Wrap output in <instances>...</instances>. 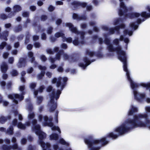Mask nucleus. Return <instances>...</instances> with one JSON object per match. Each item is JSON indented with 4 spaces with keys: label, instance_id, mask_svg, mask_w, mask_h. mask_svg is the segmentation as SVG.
<instances>
[{
    "label": "nucleus",
    "instance_id": "obj_12",
    "mask_svg": "<svg viewBox=\"0 0 150 150\" xmlns=\"http://www.w3.org/2000/svg\"><path fill=\"white\" fill-rule=\"evenodd\" d=\"M71 5L73 6L72 9L73 10H75L79 8L80 6H81L83 7H85L87 5V3L74 1L71 3Z\"/></svg>",
    "mask_w": 150,
    "mask_h": 150
},
{
    "label": "nucleus",
    "instance_id": "obj_58",
    "mask_svg": "<svg viewBox=\"0 0 150 150\" xmlns=\"http://www.w3.org/2000/svg\"><path fill=\"white\" fill-rule=\"evenodd\" d=\"M33 47V46L32 45L29 44L27 45V48L28 50H31L32 49Z\"/></svg>",
    "mask_w": 150,
    "mask_h": 150
},
{
    "label": "nucleus",
    "instance_id": "obj_20",
    "mask_svg": "<svg viewBox=\"0 0 150 150\" xmlns=\"http://www.w3.org/2000/svg\"><path fill=\"white\" fill-rule=\"evenodd\" d=\"M30 124V123L29 121L26 122L25 125L23 124L21 122H19L17 125V127L18 128L22 129H25V126H29Z\"/></svg>",
    "mask_w": 150,
    "mask_h": 150
},
{
    "label": "nucleus",
    "instance_id": "obj_27",
    "mask_svg": "<svg viewBox=\"0 0 150 150\" xmlns=\"http://www.w3.org/2000/svg\"><path fill=\"white\" fill-rule=\"evenodd\" d=\"M55 37L58 38L61 37L62 38L64 36V34L62 32H58L56 33L54 35Z\"/></svg>",
    "mask_w": 150,
    "mask_h": 150
},
{
    "label": "nucleus",
    "instance_id": "obj_32",
    "mask_svg": "<svg viewBox=\"0 0 150 150\" xmlns=\"http://www.w3.org/2000/svg\"><path fill=\"white\" fill-rule=\"evenodd\" d=\"M2 102L3 103V105L5 106H7L8 104V102L7 101H2V98L1 96L0 95V103H1Z\"/></svg>",
    "mask_w": 150,
    "mask_h": 150
},
{
    "label": "nucleus",
    "instance_id": "obj_42",
    "mask_svg": "<svg viewBox=\"0 0 150 150\" xmlns=\"http://www.w3.org/2000/svg\"><path fill=\"white\" fill-rule=\"evenodd\" d=\"M40 58L42 61L45 62L47 59L46 57L43 55H42L40 56Z\"/></svg>",
    "mask_w": 150,
    "mask_h": 150
},
{
    "label": "nucleus",
    "instance_id": "obj_21",
    "mask_svg": "<svg viewBox=\"0 0 150 150\" xmlns=\"http://www.w3.org/2000/svg\"><path fill=\"white\" fill-rule=\"evenodd\" d=\"M26 59L23 58H21L19 59L18 66L19 67H22L25 66L26 64Z\"/></svg>",
    "mask_w": 150,
    "mask_h": 150
},
{
    "label": "nucleus",
    "instance_id": "obj_33",
    "mask_svg": "<svg viewBox=\"0 0 150 150\" xmlns=\"http://www.w3.org/2000/svg\"><path fill=\"white\" fill-rule=\"evenodd\" d=\"M37 99V103L38 104H40L42 101L43 97L42 96H38Z\"/></svg>",
    "mask_w": 150,
    "mask_h": 150
},
{
    "label": "nucleus",
    "instance_id": "obj_14",
    "mask_svg": "<svg viewBox=\"0 0 150 150\" xmlns=\"http://www.w3.org/2000/svg\"><path fill=\"white\" fill-rule=\"evenodd\" d=\"M21 10V7L18 5H15L13 7V12H11L9 14L8 16V18H11L12 16H13L15 13L16 12H18L20 11Z\"/></svg>",
    "mask_w": 150,
    "mask_h": 150
},
{
    "label": "nucleus",
    "instance_id": "obj_37",
    "mask_svg": "<svg viewBox=\"0 0 150 150\" xmlns=\"http://www.w3.org/2000/svg\"><path fill=\"white\" fill-rule=\"evenodd\" d=\"M58 112H59L57 110L56 111L55 113V120L56 122L57 123L58 122Z\"/></svg>",
    "mask_w": 150,
    "mask_h": 150
},
{
    "label": "nucleus",
    "instance_id": "obj_62",
    "mask_svg": "<svg viewBox=\"0 0 150 150\" xmlns=\"http://www.w3.org/2000/svg\"><path fill=\"white\" fill-rule=\"evenodd\" d=\"M33 69L32 67H30V68L28 69L27 70V72L28 73H31L33 71Z\"/></svg>",
    "mask_w": 150,
    "mask_h": 150
},
{
    "label": "nucleus",
    "instance_id": "obj_59",
    "mask_svg": "<svg viewBox=\"0 0 150 150\" xmlns=\"http://www.w3.org/2000/svg\"><path fill=\"white\" fill-rule=\"evenodd\" d=\"M35 147L31 145H29L28 146V150H34Z\"/></svg>",
    "mask_w": 150,
    "mask_h": 150
},
{
    "label": "nucleus",
    "instance_id": "obj_38",
    "mask_svg": "<svg viewBox=\"0 0 150 150\" xmlns=\"http://www.w3.org/2000/svg\"><path fill=\"white\" fill-rule=\"evenodd\" d=\"M53 30V28L52 27L48 28L47 30V33L48 34H50L52 32Z\"/></svg>",
    "mask_w": 150,
    "mask_h": 150
},
{
    "label": "nucleus",
    "instance_id": "obj_36",
    "mask_svg": "<svg viewBox=\"0 0 150 150\" xmlns=\"http://www.w3.org/2000/svg\"><path fill=\"white\" fill-rule=\"evenodd\" d=\"M6 42H2L0 45V50L3 49L4 47L6 45Z\"/></svg>",
    "mask_w": 150,
    "mask_h": 150
},
{
    "label": "nucleus",
    "instance_id": "obj_7",
    "mask_svg": "<svg viewBox=\"0 0 150 150\" xmlns=\"http://www.w3.org/2000/svg\"><path fill=\"white\" fill-rule=\"evenodd\" d=\"M61 55H63L64 58L65 60H68L70 62H74L76 61V59L73 58L72 57L69 56L67 54L64 53L63 50H60L57 54L55 58H53L50 57L49 58V60L52 63H53L56 60H59L60 58V56Z\"/></svg>",
    "mask_w": 150,
    "mask_h": 150
},
{
    "label": "nucleus",
    "instance_id": "obj_43",
    "mask_svg": "<svg viewBox=\"0 0 150 150\" xmlns=\"http://www.w3.org/2000/svg\"><path fill=\"white\" fill-rule=\"evenodd\" d=\"M1 86L3 89H5V86L6 85V82L4 81H1L0 83Z\"/></svg>",
    "mask_w": 150,
    "mask_h": 150
},
{
    "label": "nucleus",
    "instance_id": "obj_22",
    "mask_svg": "<svg viewBox=\"0 0 150 150\" xmlns=\"http://www.w3.org/2000/svg\"><path fill=\"white\" fill-rule=\"evenodd\" d=\"M1 70L2 72H6L7 71L8 68V65L6 63L3 62L1 65Z\"/></svg>",
    "mask_w": 150,
    "mask_h": 150
},
{
    "label": "nucleus",
    "instance_id": "obj_57",
    "mask_svg": "<svg viewBox=\"0 0 150 150\" xmlns=\"http://www.w3.org/2000/svg\"><path fill=\"white\" fill-rule=\"evenodd\" d=\"M67 45L65 43H63L61 45V47L63 49H66L67 48Z\"/></svg>",
    "mask_w": 150,
    "mask_h": 150
},
{
    "label": "nucleus",
    "instance_id": "obj_39",
    "mask_svg": "<svg viewBox=\"0 0 150 150\" xmlns=\"http://www.w3.org/2000/svg\"><path fill=\"white\" fill-rule=\"evenodd\" d=\"M22 16L24 17H28L29 16V13L27 11L24 12L22 13Z\"/></svg>",
    "mask_w": 150,
    "mask_h": 150
},
{
    "label": "nucleus",
    "instance_id": "obj_55",
    "mask_svg": "<svg viewBox=\"0 0 150 150\" xmlns=\"http://www.w3.org/2000/svg\"><path fill=\"white\" fill-rule=\"evenodd\" d=\"M46 38V35L45 33H43L41 35V39L42 40H45Z\"/></svg>",
    "mask_w": 150,
    "mask_h": 150
},
{
    "label": "nucleus",
    "instance_id": "obj_31",
    "mask_svg": "<svg viewBox=\"0 0 150 150\" xmlns=\"http://www.w3.org/2000/svg\"><path fill=\"white\" fill-rule=\"evenodd\" d=\"M22 30V26L20 25L16 27L15 28L14 30L16 32H18Z\"/></svg>",
    "mask_w": 150,
    "mask_h": 150
},
{
    "label": "nucleus",
    "instance_id": "obj_35",
    "mask_svg": "<svg viewBox=\"0 0 150 150\" xmlns=\"http://www.w3.org/2000/svg\"><path fill=\"white\" fill-rule=\"evenodd\" d=\"M11 74L13 76H17L18 74L17 71L15 70H13L11 72Z\"/></svg>",
    "mask_w": 150,
    "mask_h": 150
},
{
    "label": "nucleus",
    "instance_id": "obj_49",
    "mask_svg": "<svg viewBox=\"0 0 150 150\" xmlns=\"http://www.w3.org/2000/svg\"><path fill=\"white\" fill-rule=\"evenodd\" d=\"M53 148L54 150H57L59 148L58 144H54L53 146Z\"/></svg>",
    "mask_w": 150,
    "mask_h": 150
},
{
    "label": "nucleus",
    "instance_id": "obj_10",
    "mask_svg": "<svg viewBox=\"0 0 150 150\" xmlns=\"http://www.w3.org/2000/svg\"><path fill=\"white\" fill-rule=\"evenodd\" d=\"M2 150H22V148L21 147H18L17 144L15 143L12 146H8L4 144L1 146Z\"/></svg>",
    "mask_w": 150,
    "mask_h": 150
},
{
    "label": "nucleus",
    "instance_id": "obj_41",
    "mask_svg": "<svg viewBox=\"0 0 150 150\" xmlns=\"http://www.w3.org/2000/svg\"><path fill=\"white\" fill-rule=\"evenodd\" d=\"M12 84V83L11 81L9 82L6 85V88L8 89H10Z\"/></svg>",
    "mask_w": 150,
    "mask_h": 150
},
{
    "label": "nucleus",
    "instance_id": "obj_28",
    "mask_svg": "<svg viewBox=\"0 0 150 150\" xmlns=\"http://www.w3.org/2000/svg\"><path fill=\"white\" fill-rule=\"evenodd\" d=\"M62 40L63 42L66 41L69 43H71L72 41V39L71 37L66 38L64 36V37L63 38V39H62Z\"/></svg>",
    "mask_w": 150,
    "mask_h": 150
},
{
    "label": "nucleus",
    "instance_id": "obj_46",
    "mask_svg": "<svg viewBox=\"0 0 150 150\" xmlns=\"http://www.w3.org/2000/svg\"><path fill=\"white\" fill-rule=\"evenodd\" d=\"M55 9V7L52 6L50 5L48 8V10L50 11H53Z\"/></svg>",
    "mask_w": 150,
    "mask_h": 150
},
{
    "label": "nucleus",
    "instance_id": "obj_56",
    "mask_svg": "<svg viewBox=\"0 0 150 150\" xmlns=\"http://www.w3.org/2000/svg\"><path fill=\"white\" fill-rule=\"evenodd\" d=\"M34 46L36 48H39L40 47V44L38 42H36L34 44Z\"/></svg>",
    "mask_w": 150,
    "mask_h": 150
},
{
    "label": "nucleus",
    "instance_id": "obj_40",
    "mask_svg": "<svg viewBox=\"0 0 150 150\" xmlns=\"http://www.w3.org/2000/svg\"><path fill=\"white\" fill-rule=\"evenodd\" d=\"M36 86V83H32L30 85V88L34 90ZM34 91H35L34 90Z\"/></svg>",
    "mask_w": 150,
    "mask_h": 150
},
{
    "label": "nucleus",
    "instance_id": "obj_53",
    "mask_svg": "<svg viewBox=\"0 0 150 150\" xmlns=\"http://www.w3.org/2000/svg\"><path fill=\"white\" fill-rule=\"evenodd\" d=\"M9 55V53L7 52L4 53L3 54V57L4 58H6Z\"/></svg>",
    "mask_w": 150,
    "mask_h": 150
},
{
    "label": "nucleus",
    "instance_id": "obj_54",
    "mask_svg": "<svg viewBox=\"0 0 150 150\" xmlns=\"http://www.w3.org/2000/svg\"><path fill=\"white\" fill-rule=\"evenodd\" d=\"M20 45V44L19 42H16L14 43V46L15 48H17Z\"/></svg>",
    "mask_w": 150,
    "mask_h": 150
},
{
    "label": "nucleus",
    "instance_id": "obj_3",
    "mask_svg": "<svg viewBox=\"0 0 150 150\" xmlns=\"http://www.w3.org/2000/svg\"><path fill=\"white\" fill-rule=\"evenodd\" d=\"M37 120L36 119H34L32 120V129L36 134L38 135L39 143L40 145L42 150H51L50 149L51 146L50 144L49 143H45L43 141V139L46 137V134L41 130L40 126L37 124Z\"/></svg>",
    "mask_w": 150,
    "mask_h": 150
},
{
    "label": "nucleus",
    "instance_id": "obj_1",
    "mask_svg": "<svg viewBox=\"0 0 150 150\" xmlns=\"http://www.w3.org/2000/svg\"><path fill=\"white\" fill-rule=\"evenodd\" d=\"M128 0H119L120 4V8L118 9V14L120 16H124V18L127 17L130 18H137L136 21L131 23L130 24V27L132 30H130L127 29L124 30V35H121L119 39L116 38L113 40V44L117 46L116 47H114L113 45L110 43V39L108 38L106 34H103V36L105 38L104 42L107 45L108 50L110 52L116 51L118 59L123 63V70L126 72L127 77L129 74L127 68V57L125 52L122 50L121 46L119 45V41H124L126 44V49H127V44L129 40V38H124V37L127 35L129 36H131L133 34V31L138 28L139 24L145 21L146 18L150 17V7L149 6L147 7V9L150 12L149 13H147L145 11L142 12L141 13L137 12L130 13L132 11V8L131 7H127L124 3V1H126Z\"/></svg>",
    "mask_w": 150,
    "mask_h": 150
},
{
    "label": "nucleus",
    "instance_id": "obj_25",
    "mask_svg": "<svg viewBox=\"0 0 150 150\" xmlns=\"http://www.w3.org/2000/svg\"><path fill=\"white\" fill-rule=\"evenodd\" d=\"M59 138V136L57 134L54 133L52 134L50 136V139L51 140H56Z\"/></svg>",
    "mask_w": 150,
    "mask_h": 150
},
{
    "label": "nucleus",
    "instance_id": "obj_48",
    "mask_svg": "<svg viewBox=\"0 0 150 150\" xmlns=\"http://www.w3.org/2000/svg\"><path fill=\"white\" fill-rule=\"evenodd\" d=\"M0 18L2 19H5L7 18V16L4 14H2L0 15Z\"/></svg>",
    "mask_w": 150,
    "mask_h": 150
},
{
    "label": "nucleus",
    "instance_id": "obj_47",
    "mask_svg": "<svg viewBox=\"0 0 150 150\" xmlns=\"http://www.w3.org/2000/svg\"><path fill=\"white\" fill-rule=\"evenodd\" d=\"M46 51L47 53L48 54H53L54 52L50 49H48Z\"/></svg>",
    "mask_w": 150,
    "mask_h": 150
},
{
    "label": "nucleus",
    "instance_id": "obj_2",
    "mask_svg": "<svg viewBox=\"0 0 150 150\" xmlns=\"http://www.w3.org/2000/svg\"><path fill=\"white\" fill-rule=\"evenodd\" d=\"M68 79L66 77L62 78L59 77L57 79L54 78L52 80V83H55L57 82L56 86L57 88L60 87V89H58L57 92H55V89H53L51 86L47 87L46 91L50 92L52 91L50 95V100L48 103V106L49 108L50 112L54 111L57 108V100L59 98L60 95L61 93V91L63 90L66 85V82Z\"/></svg>",
    "mask_w": 150,
    "mask_h": 150
},
{
    "label": "nucleus",
    "instance_id": "obj_8",
    "mask_svg": "<svg viewBox=\"0 0 150 150\" xmlns=\"http://www.w3.org/2000/svg\"><path fill=\"white\" fill-rule=\"evenodd\" d=\"M24 86H20L19 88V90L21 92V95L18 94H10L8 95V97L9 98L11 99L13 102L15 104H18V102L16 99H18V100H21L23 99L24 97L23 95L25 94V92L24 91Z\"/></svg>",
    "mask_w": 150,
    "mask_h": 150
},
{
    "label": "nucleus",
    "instance_id": "obj_5",
    "mask_svg": "<svg viewBox=\"0 0 150 150\" xmlns=\"http://www.w3.org/2000/svg\"><path fill=\"white\" fill-rule=\"evenodd\" d=\"M123 22L122 20L120 18H117L115 19L114 21L113 24L115 25H119L116 26L114 28H109L107 26L103 25L102 26V29L105 31H108L109 34L110 35H113L116 32V34L117 35H119L120 34V29H124L125 28V25L124 24H120Z\"/></svg>",
    "mask_w": 150,
    "mask_h": 150
},
{
    "label": "nucleus",
    "instance_id": "obj_26",
    "mask_svg": "<svg viewBox=\"0 0 150 150\" xmlns=\"http://www.w3.org/2000/svg\"><path fill=\"white\" fill-rule=\"evenodd\" d=\"M59 143L62 145H65L67 146H68L69 145V143L65 141L63 138H61L59 139Z\"/></svg>",
    "mask_w": 150,
    "mask_h": 150
},
{
    "label": "nucleus",
    "instance_id": "obj_16",
    "mask_svg": "<svg viewBox=\"0 0 150 150\" xmlns=\"http://www.w3.org/2000/svg\"><path fill=\"white\" fill-rule=\"evenodd\" d=\"M38 68L39 69L41 70V73L38 75V79H41L44 75L45 71L46 69V68L45 66H42L41 65L38 66Z\"/></svg>",
    "mask_w": 150,
    "mask_h": 150
},
{
    "label": "nucleus",
    "instance_id": "obj_23",
    "mask_svg": "<svg viewBox=\"0 0 150 150\" xmlns=\"http://www.w3.org/2000/svg\"><path fill=\"white\" fill-rule=\"evenodd\" d=\"M33 53L31 52H30L28 53V56L31 59L30 61L31 63H33L34 62V65L35 67H36V65L38 64V63L34 61H35V58L34 57Z\"/></svg>",
    "mask_w": 150,
    "mask_h": 150
},
{
    "label": "nucleus",
    "instance_id": "obj_24",
    "mask_svg": "<svg viewBox=\"0 0 150 150\" xmlns=\"http://www.w3.org/2000/svg\"><path fill=\"white\" fill-rule=\"evenodd\" d=\"M45 87L44 86L42 85L41 86L38 90H36L34 91V94L35 97H36L38 94V92L42 93L43 92V90L45 88Z\"/></svg>",
    "mask_w": 150,
    "mask_h": 150
},
{
    "label": "nucleus",
    "instance_id": "obj_64",
    "mask_svg": "<svg viewBox=\"0 0 150 150\" xmlns=\"http://www.w3.org/2000/svg\"><path fill=\"white\" fill-rule=\"evenodd\" d=\"M33 39L34 41L37 40L39 39V36L37 35H34L33 36Z\"/></svg>",
    "mask_w": 150,
    "mask_h": 150
},
{
    "label": "nucleus",
    "instance_id": "obj_9",
    "mask_svg": "<svg viewBox=\"0 0 150 150\" xmlns=\"http://www.w3.org/2000/svg\"><path fill=\"white\" fill-rule=\"evenodd\" d=\"M95 61V59H93L90 60L89 58L86 57H84L83 59V62H81L79 64V66L81 67L83 69H85L88 65H90L92 62Z\"/></svg>",
    "mask_w": 150,
    "mask_h": 150
},
{
    "label": "nucleus",
    "instance_id": "obj_6",
    "mask_svg": "<svg viewBox=\"0 0 150 150\" xmlns=\"http://www.w3.org/2000/svg\"><path fill=\"white\" fill-rule=\"evenodd\" d=\"M39 120L40 122H42L43 119L44 122L42 123L43 126H48L51 127L52 130H57L59 134L61 133V131L58 126H53V124L52 122V118L50 117L49 118L47 116H43L42 115H38Z\"/></svg>",
    "mask_w": 150,
    "mask_h": 150
},
{
    "label": "nucleus",
    "instance_id": "obj_13",
    "mask_svg": "<svg viewBox=\"0 0 150 150\" xmlns=\"http://www.w3.org/2000/svg\"><path fill=\"white\" fill-rule=\"evenodd\" d=\"M28 109L30 111L28 116V118L29 120L33 118L35 116V115L34 112H32V111L33 109V107L32 105L30 103L28 105Z\"/></svg>",
    "mask_w": 150,
    "mask_h": 150
},
{
    "label": "nucleus",
    "instance_id": "obj_29",
    "mask_svg": "<svg viewBox=\"0 0 150 150\" xmlns=\"http://www.w3.org/2000/svg\"><path fill=\"white\" fill-rule=\"evenodd\" d=\"M26 74L25 71H23L21 73V81L22 82H24L25 81V80L23 76H24Z\"/></svg>",
    "mask_w": 150,
    "mask_h": 150
},
{
    "label": "nucleus",
    "instance_id": "obj_4",
    "mask_svg": "<svg viewBox=\"0 0 150 150\" xmlns=\"http://www.w3.org/2000/svg\"><path fill=\"white\" fill-rule=\"evenodd\" d=\"M66 26L69 27V29L72 33L77 35L75 37V39L73 41V43L75 45H78L80 44H83L85 43L84 41L85 33L83 31H78L75 27L70 23H67L65 24Z\"/></svg>",
    "mask_w": 150,
    "mask_h": 150
},
{
    "label": "nucleus",
    "instance_id": "obj_61",
    "mask_svg": "<svg viewBox=\"0 0 150 150\" xmlns=\"http://www.w3.org/2000/svg\"><path fill=\"white\" fill-rule=\"evenodd\" d=\"M30 9L32 11H35L36 9V7L35 6H31L30 7Z\"/></svg>",
    "mask_w": 150,
    "mask_h": 150
},
{
    "label": "nucleus",
    "instance_id": "obj_44",
    "mask_svg": "<svg viewBox=\"0 0 150 150\" xmlns=\"http://www.w3.org/2000/svg\"><path fill=\"white\" fill-rule=\"evenodd\" d=\"M24 37V36L23 35H21L17 37V39L19 41L23 39Z\"/></svg>",
    "mask_w": 150,
    "mask_h": 150
},
{
    "label": "nucleus",
    "instance_id": "obj_18",
    "mask_svg": "<svg viewBox=\"0 0 150 150\" xmlns=\"http://www.w3.org/2000/svg\"><path fill=\"white\" fill-rule=\"evenodd\" d=\"M72 17L74 19H76L77 20H86V17L85 15H83L82 16H80L75 13L73 14Z\"/></svg>",
    "mask_w": 150,
    "mask_h": 150
},
{
    "label": "nucleus",
    "instance_id": "obj_19",
    "mask_svg": "<svg viewBox=\"0 0 150 150\" xmlns=\"http://www.w3.org/2000/svg\"><path fill=\"white\" fill-rule=\"evenodd\" d=\"M1 30V29L0 28V32ZM8 35V32L6 31L2 33L1 34L0 33V39H3L5 40L6 41L8 39L7 37Z\"/></svg>",
    "mask_w": 150,
    "mask_h": 150
},
{
    "label": "nucleus",
    "instance_id": "obj_17",
    "mask_svg": "<svg viewBox=\"0 0 150 150\" xmlns=\"http://www.w3.org/2000/svg\"><path fill=\"white\" fill-rule=\"evenodd\" d=\"M138 111V108L133 105H131L128 111L129 115H132L134 113L137 112Z\"/></svg>",
    "mask_w": 150,
    "mask_h": 150
},
{
    "label": "nucleus",
    "instance_id": "obj_52",
    "mask_svg": "<svg viewBox=\"0 0 150 150\" xmlns=\"http://www.w3.org/2000/svg\"><path fill=\"white\" fill-rule=\"evenodd\" d=\"M27 142V140L26 139H25L24 138H22L21 140V143L22 144H25Z\"/></svg>",
    "mask_w": 150,
    "mask_h": 150
},
{
    "label": "nucleus",
    "instance_id": "obj_63",
    "mask_svg": "<svg viewBox=\"0 0 150 150\" xmlns=\"http://www.w3.org/2000/svg\"><path fill=\"white\" fill-rule=\"evenodd\" d=\"M50 39L52 42H54L56 40L55 38L52 36H51L50 37Z\"/></svg>",
    "mask_w": 150,
    "mask_h": 150
},
{
    "label": "nucleus",
    "instance_id": "obj_11",
    "mask_svg": "<svg viewBox=\"0 0 150 150\" xmlns=\"http://www.w3.org/2000/svg\"><path fill=\"white\" fill-rule=\"evenodd\" d=\"M86 54L91 57L96 56L99 58H101L103 57V55L100 52H98V53H96L93 51H90L88 49L86 50Z\"/></svg>",
    "mask_w": 150,
    "mask_h": 150
},
{
    "label": "nucleus",
    "instance_id": "obj_50",
    "mask_svg": "<svg viewBox=\"0 0 150 150\" xmlns=\"http://www.w3.org/2000/svg\"><path fill=\"white\" fill-rule=\"evenodd\" d=\"M29 36L28 35L27 36H26L25 40V44H27L29 41Z\"/></svg>",
    "mask_w": 150,
    "mask_h": 150
},
{
    "label": "nucleus",
    "instance_id": "obj_15",
    "mask_svg": "<svg viewBox=\"0 0 150 150\" xmlns=\"http://www.w3.org/2000/svg\"><path fill=\"white\" fill-rule=\"evenodd\" d=\"M13 128L12 126H10L6 131V129L4 127H1L0 128V131H1L5 132L6 133L9 135H12L13 134Z\"/></svg>",
    "mask_w": 150,
    "mask_h": 150
},
{
    "label": "nucleus",
    "instance_id": "obj_30",
    "mask_svg": "<svg viewBox=\"0 0 150 150\" xmlns=\"http://www.w3.org/2000/svg\"><path fill=\"white\" fill-rule=\"evenodd\" d=\"M7 119V117L2 116L0 118V122L1 124H3L6 122Z\"/></svg>",
    "mask_w": 150,
    "mask_h": 150
},
{
    "label": "nucleus",
    "instance_id": "obj_51",
    "mask_svg": "<svg viewBox=\"0 0 150 150\" xmlns=\"http://www.w3.org/2000/svg\"><path fill=\"white\" fill-rule=\"evenodd\" d=\"M14 61V58L13 57H10L8 59V62L10 64H12Z\"/></svg>",
    "mask_w": 150,
    "mask_h": 150
},
{
    "label": "nucleus",
    "instance_id": "obj_45",
    "mask_svg": "<svg viewBox=\"0 0 150 150\" xmlns=\"http://www.w3.org/2000/svg\"><path fill=\"white\" fill-rule=\"evenodd\" d=\"M47 18V17L46 16L43 15L41 17V20L42 21H44Z\"/></svg>",
    "mask_w": 150,
    "mask_h": 150
},
{
    "label": "nucleus",
    "instance_id": "obj_60",
    "mask_svg": "<svg viewBox=\"0 0 150 150\" xmlns=\"http://www.w3.org/2000/svg\"><path fill=\"white\" fill-rule=\"evenodd\" d=\"M62 21L60 19H59L57 20L56 21V23L57 25H60L62 23Z\"/></svg>",
    "mask_w": 150,
    "mask_h": 150
},
{
    "label": "nucleus",
    "instance_id": "obj_34",
    "mask_svg": "<svg viewBox=\"0 0 150 150\" xmlns=\"http://www.w3.org/2000/svg\"><path fill=\"white\" fill-rule=\"evenodd\" d=\"M98 38V36L97 35H95L92 37L91 40V42L94 43L96 42Z\"/></svg>",
    "mask_w": 150,
    "mask_h": 150
}]
</instances>
